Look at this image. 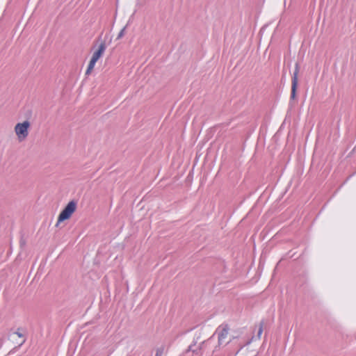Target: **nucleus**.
<instances>
[{"label": "nucleus", "mask_w": 356, "mask_h": 356, "mask_svg": "<svg viewBox=\"0 0 356 356\" xmlns=\"http://www.w3.org/2000/svg\"><path fill=\"white\" fill-rule=\"evenodd\" d=\"M216 333L218 335V346H225L234 338L229 334V327L227 324L220 325Z\"/></svg>", "instance_id": "nucleus-1"}, {"label": "nucleus", "mask_w": 356, "mask_h": 356, "mask_svg": "<svg viewBox=\"0 0 356 356\" xmlns=\"http://www.w3.org/2000/svg\"><path fill=\"white\" fill-rule=\"evenodd\" d=\"M300 70V66L298 63L296 64L295 70L291 80V99H294L296 96V90L298 84V73Z\"/></svg>", "instance_id": "nucleus-3"}, {"label": "nucleus", "mask_w": 356, "mask_h": 356, "mask_svg": "<svg viewBox=\"0 0 356 356\" xmlns=\"http://www.w3.org/2000/svg\"><path fill=\"white\" fill-rule=\"evenodd\" d=\"M96 63H97L96 61L90 59V61L89 65L88 66V69H87L86 72V74L87 75L90 74V72L93 70Z\"/></svg>", "instance_id": "nucleus-6"}, {"label": "nucleus", "mask_w": 356, "mask_h": 356, "mask_svg": "<svg viewBox=\"0 0 356 356\" xmlns=\"http://www.w3.org/2000/svg\"><path fill=\"white\" fill-rule=\"evenodd\" d=\"M125 27H124L120 31V33H118V35L117 37V39H120L121 38H122L124 35V32H125Z\"/></svg>", "instance_id": "nucleus-9"}, {"label": "nucleus", "mask_w": 356, "mask_h": 356, "mask_svg": "<svg viewBox=\"0 0 356 356\" xmlns=\"http://www.w3.org/2000/svg\"><path fill=\"white\" fill-rule=\"evenodd\" d=\"M162 350H157L156 356H161L162 355Z\"/></svg>", "instance_id": "nucleus-11"}, {"label": "nucleus", "mask_w": 356, "mask_h": 356, "mask_svg": "<svg viewBox=\"0 0 356 356\" xmlns=\"http://www.w3.org/2000/svg\"><path fill=\"white\" fill-rule=\"evenodd\" d=\"M76 207L77 205L76 202H69L67 206L60 213L58 217V220L56 224V227H58L60 222L70 219L72 214L75 212Z\"/></svg>", "instance_id": "nucleus-2"}, {"label": "nucleus", "mask_w": 356, "mask_h": 356, "mask_svg": "<svg viewBox=\"0 0 356 356\" xmlns=\"http://www.w3.org/2000/svg\"><path fill=\"white\" fill-rule=\"evenodd\" d=\"M262 332H263V325L260 324L259 330H258V333H257V335H258L259 338L261 337V335Z\"/></svg>", "instance_id": "nucleus-10"}, {"label": "nucleus", "mask_w": 356, "mask_h": 356, "mask_svg": "<svg viewBox=\"0 0 356 356\" xmlns=\"http://www.w3.org/2000/svg\"><path fill=\"white\" fill-rule=\"evenodd\" d=\"M30 124L28 121H24V138L28 136V128Z\"/></svg>", "instance_id": "nucleus-8"}, {"label": "nucleus", "mask_w": 356, "mask_h": 356, "mask_svg": "<svg viewBox=\"0 0 356 356\" xmlns=\"http://www.w3.org/2000/svg\"><path fill=\"white\" fill-rule=\"evenodd\" d=\"M22 337V334L21 333L19 329H18L17 331L10 332L9 334V339L13 341H15L17 338H21Z\"/></svg>", "instance_id": "nucleus-5"}, {"label": "nucleus", "mask_w": 356, "mask_h": 356, "mask_svg": "<svg viewBox=\"0 0 356 356\" xmlns=\"http://www.w3.org/2000/svg\"><path fill=\"white\" fill-rule=\"evenodd\" d=\"M15 132L18 137L20 138L22 134V123H17L15 126Z\"/></svg>", "instance_id": "nucleus-7"}, {"label": "nucleus", "mask_w": 356, "mask_h": 356, "mask_svg": "<svg viewBox=\"0 0 356 356\" xmlns=\"http://www.w3.org/2000/svg\"><path fill=\"white\" fill-rule=\"evenodd\" d=\"M105 50L106 44L104 42H102L99 44L98 49L93 53L91 59L97 62L99 60V58L103 55Z\"/></svg>", "instance_id": "nucleus-4"}]
</instances>
